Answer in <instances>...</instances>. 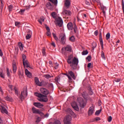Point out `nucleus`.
<instances>
[{
    "label": "nucleus",
    "instance_id": "nucleus-1",
    "mask_svg": "<svg viewBox=\"0 0 124 124\" xmlns=\"http://www.w3.org/2000/svg\"><path fill=\"white\" fill-rule=\"evenodd\" d=\"M40 92L46 95L37 93H35L34 95L40 98L39 99V101L45 102H47L48 99L46 95H48L49 93V92L47 89L44 88H42L40 89Z\"/></svg>",
    "mask_w": 124,
    "mask_h": 124
},
{
    "label": "nucleus",
    "instance_id": "nucleus-2",
    "mask_svg": "<svg viewBox=\"0 0 124 124\" xmlns=\"http://www.w3.org/2000/svg\"><path fill=\"white\" fill-rule=\"evenodd\" d=\"M67 62L70 64V66L71 67L73 70L76 69L78 63V60L76 57H74L73 58V55H70L67 60Z\"/></svg>",
    "mask_w": 124,
    "mask_h": 124
},
{
    "label": "nucleus",
    "instance_id": "nucleus-3",
    "mask_svg": "<svg viewBox=\"0 0 124 124\" xmlns=\"http://www.w3.org/2000/svg\"><path fill=\"white\" fill-rule=\"evenodd\" d=\"M14 90L15 91L16 94L18 97H19L21 100L24 99L25 97H26L28 95L27 89L26 87L23 89V91L21 92V93L20 95L18 94V91L16 87L14 88Z\"/></svg>",
    "mask_w": 124,
    "mask_h": 124
},
{
    "label": "nucleus",
    "instance_id": "nucleus-4",
    "mask_svg": "<svg viewBox=\"0 0 124 124\" xmlns=\"http://www.w3.org/2000/svg\"><path fill=\"white\" fill-rule=\"evenodd\" d=\"M50 2H48L46 4V7L48 9L53 10L54 8V5L57 6L58 4V0H48Z\"/></svg>",
    "mask_w": 124,
    "mask_h": 124
},
{
    "label": "nucleus",
    "instance_id": "nucleus-5",
    "mask_svg": "<svg viewBox=\"0 0 124 124\" xmlns=\"http://www.w3.org/2000/svg\"><path fill=\"white\" fill-rule=\"evenodd\" d=\"M67 28L69 31L74 30L75 33H78V28L76 24L69 22L67 24Z\"/></svg>",
    "mask_w": 124,
    "mask_h": 124
},
{
    "label": "nucleus",
    "instance_id": "nucleus-6",
    "mask_svg": "<svg viewBox=\"0 0 124 124\" xmlns=\"http://www.w3.org/2000/svg\"><path fill=\"white\" fill-rule=\"evenodd\" d=\"M73 51L72 46L70 45H66V46L62 48V52L66 55L67 53H71Z\"/></svg>",
    "mask_w": 124,
    "mask_h": 124
},
{
    "label": "nucleus",
    "instance_id": "nucleus-7",
    "mask_svg": "<svg viewBox=\"0 0 124 124\" xmlns=\"http://www.w3.org/2000/svg\"><path fill=\"white\" fill-rule=\"evenodd\" d=\"M77 102L78 103L79 106L83 108L86 105V100L83 99L81 97H78L77 98Z\"/></svg>",
    "mask_w": 124,
    "mask_h": 124
},
{
    "label": "nucleus",
    "instance_id": "nucleus-8",
    "mask_svg": "<svg viewBox=\"0 0 124 124\" xmlns=\"http://www.w3.org/2000/svg\"><path fill=\"white\" fill-rule=\"evenodd\" d=\"M23 58V64L25 67L31 68L30 65L28 63V62L26 60V56L25 54L22 55Z\"/></svg>",
    "mask_w": 124,
    "mask_h": 124
},
{
    "label": "nucleus",
    "instance_id": "nucleus-9",
    "mask_svg": "<svg viewBox=\"0 0 124 124\" xmlns=\"http://www.w3.org/2000/svg\"><path fill=\"white\" fill-rule=\"evenodd\" d=\"M56 24H57V26H59V27H62L63 21L61 17L58 16L56 18Z\"/></svg>",
    "mask_w": 124,
    "mask_h": 124
},
{
    "label": "nucleus",
    "instance_id": "nucleus-10",
    "mask_svg": "<svg viewBox=\"0 0 124 124\" xmlns=\"http://www.w3.org/2000/svg\"><path fill=\"white\" fill-rule=\"evenodd\" d=\"M66 37L65 33L61 34L60 35V41L61 42V44L64 45L65 44Z\"/></svg>",
    "mask_w": 124,
    "mask_h": 124
},
{
    "label": "nucleus",
    "instance_id": "nucleus-11",
    "mask_svg": "<svg viewBox=\"0 0 124 124\" xmlns=\"http://www.w3.org/2000/svg\"><path fill=\"white\" fill-rule=\"evenodd\" d=\"M71 118L70 116H67L64 119V124H70Z\"/></svg>",
    "mask_w": 124,
    "mask_h": 124
},
{
    "label": "nucleus",
    "instance_id": "nucleus-12",
    "mask_svg": "<svg viewBox=\"0 0 124 124\" xmlns=\"http://www.w3.org/2000/svg\"><path fill=\"white\" fill-rule=\"evenodd\" d=\"M71 106L76 111H79V108L76 102L72 103L71 104Z\"/></svg>",
    "mask_w": 124,
    "mask_h": 124
},
{
    "label": "nucleus",
    "instance_id": "nucleus-13",
    "mask_svg": "<svg viewBox=\"0 0 124 124\" xmlns=\"http://www.w3.org/2000/svg\"><path fill=\"white\" fill-rule=\"evenodd\" d=\"M62 14H63V15H65V16H71V12L70 11H68L65 9H64L63 10Z\"/></svg>",
    "mask_w": 124,
    "mask_h": 124
},
{
    "label": "nucleus",
    "instance_id": "nucleus-14",
    "mask_svg": "<svg viewBox=\"0 0 124 124\" xmlns=\"http://www.w3.org/2000/svg\"><path fill=\"white\" fill-rule=\"evenodd\" d=\"M69 76L74 79H76V77L74 73L72 71H68Z\"/></svg>",
    "mask_w": 124,
    "mask_h": 124
},
{
    "label": "nucleus",
    "instance_id": "nucleus-15",
    "mask_svg": "<svg viewBox=\"0 0 124 124\" xmlns=\"http://www.w3.org/2000/svg\"><path fill=\"white\" fill-rule=\"evenodd\" d=\"M94 111V107H91L88 110V115L89 116L92 115Z\"/></svg>",
    "mask_w": 124,
    "mask_h": 124
},
{
    "label": "nucleus",
    "instance_id": "nucleus-16",
    "mask_svg": "<svg viewBox=\"0 0 124 124\" xmlns=\"http://www.w3.org/2000/svg\"><path fill=\"white\" fill-rule=\"evenodd\" d=\"M71 4V2L70 0H65V7L66 8H69Z\"/></svg>",
    "mask_w": 124,
    "mask_h": 124
},
{
    "label": "nucleus",
    "instance_id": "nucleus-17",
    "mask_svg": "<svg viewBox=\"0 0 124 124\" xmlns=\"http://www.w3.org/2000/svg\"><path fill=\"white\" fill-rule=\"evenodd\" d=\"M35 83L38 85V86H41V82H40L39 80V78L37 77L34 78Z\"/></svg>",
    "mask_w": 124,
    "mask_h": 124
},
{
    "label": "nucleus",
    "instance_id": "nucleus-18",
    "mask_svg": "<svg viewBox=\"0 0 124 124\" xmlns=\"http://www.w3.org/2000/svg\"><path fill=\"white\" fill-rule=\"evenodd\" d=\"M35 107L38 108H42L44 106L43 104H41L40 103H37L35 102L33 104Z\"/></svg>",
    "mask_w": 124,
    "mask_h": 124
},
{
    "label": "nucleus",
    "instance_id": "nucleus-19",
    "mask_svg": "<svg viewBox=\"0 0 124 124\" xmlns=\"http://www.w3.org/2000/svg\"><path fill=\"white\" fill-rule=\"evenodd\" d=\"M25 74L28 76V78H31V74L30 73V72H29L27 69H26L25 70Z\"/></svg>",
    "mask_w": 124,
    "mask_h": 124
},
{
    "label": "nucleus",
    "instance_id": "nucleus-20",
    "mask_svg": "<svg viewBox=\"0 0 124 124\" xmlns=\"http://www.w3.org/2000/svg\"><path fill=\"white\" fill-rule=\"evenodd\" d=\"M13 71L14 73H16V65L15 62L13 63Z\"/></svg>",
    "mask_w": 124,
    "mask_h": 124
},
{
    "label": "nucleus",
    "instance_id": "nucleus-21",
    "mask_svg": "<svg viewBox=\"0 0 124 124\" xmlns=\"http://www.w3.org/2000/svg\"><path fill=\"white\" fill-rule=\"evenodd\" d=\"M1 112L8 114V112L7 111L6 109L3 106H1Z\"/></svg>",
    "mask_w": 124,
    "mask_h": 124
},
{
    "label": "nucleus",
    "instance_id": "nucleus-22",
    "mask_svg": "<svg viewBox=\"0 0 124 124\" xmlns=\"http://www.w3.org/2000/svg\"><path fill=\"white\" fill-rule=\"evenodd\" d=\"M45 21V19L44 17L42 16L40 17V18H39L38 20V21L39 22V23L42 25V23L44 22Z\"/></svg>",
    "mask_w": 124,
    "mask_h": 124
},
{
    "label": "nucleus",
    "instance_id": "nucleus-23",
    "mask_svg": "<svg viewBox=\"0 0 124 124\" xmlns=\"http://www.w3.org/2000/svg\"><path fill=\"white\" fill-rule=\"evenodd\" d=\"M32 112L33 113H40V112L38 109H36L35 108H32Z\"/></svg>",
    "mask_w": 124,
    "mask_h": 124
},
{
    "label": "nucleus",
    "instance_id": "nucleus-24",
    "mask_svg": "<svg viewBox=\"0 0 124 124\" xmlns=\"http://www.w3.org/2000/svg\"><path fill=\"white\" fill-rule=\"evenodd\" d=\"M69 40L70 41H71L72 42H74L75 41V38L74 36H71V37H69Z\"/></svg>",
    "mask_w": 124,
    "mask_h": 124
},
{
    "label": "nucleus",
    "instance_id": "nucleus-25",
    "mask_svg": "<svg viewBox=\"0 0 124 124\" xmlns=\"http://www.w3.org/2000/svg\"><path fill=\"white\" fill-rule=\"evenodd\" d=\"M41 86H46L48 84V83L46 81H42L41 82Z\"/></svg>",
    "mask_w": 124,
    "mask_h": 124
},
{
    "label": "nucleus",
    "instance_id": "nucleus-26",
    "mask_svg": "<svg viewBox=\"0 0 124 124\" xmlns=\"http://www.w3.org/2000/svg\"><path fill=\"white\" fill-rule=\"evenodd\" d=\"M18 46H19V48H20V50L22 51L23 49V46L21 42H19L18 43Z\"/></svg>",
    "mask_w": 124,
    "mask_h": 124
},
{
    "label": "nucleus",
    "instance_id": "nucleus-27",
    "mask_svg": "<svg viewBox=\"0 0 124 124\" xmlns=\"http://www.w3.org/2000/svg\"><path fill=\"white\" fill-rule=\"evenodd\" d=\"M101 57L103 60H106L105 53L103 52V51H101Z\"/></svg>",
    "mask_w": 124,
    "mask_h": 124
},
{
    "label": "nucleus",
    "instance_id": "nucleus-28",
    "mask_svg": "<svg viewBox=\"0 0 124 124\" xmlns=\"http://www.w3.org/2000/svg\"><path fill=\"white\" fill-rule=\"evenodd\" d=\"M31 31H30V33H28V34H27V36H26V39L27 40H29L31 38Z\"/></svg>",
    "mask_w": 124,
    "mask_h": 124
},
{
    "label": "nucleus",
    "instance_id": "nucleus-29",
    "mask_svg": "<svg viewBox=\"0 0 124 124\" xmlns=\"http://www.w3.org/2000/svg\"><path fill=\"white\" fill-rule=\"evenodd\" d=\"M106 40H108L110 37V33L109 32H108L107 33L106 35Z\"/></svg>",
    "mask_w": 124,
    "mask_h": 124
},
{
    "label": "nucleus",
    "instance_id": "nucleus-30",
    "mask_svg": "<svg viewBox=\"0 0 124 124\" xmlns=\"http://www.w3.org/2000/svg\"><path fill=\"white\" fill-rule=\"evenodd\" d=\"M103 41V38H102V32H99V42Z\"/></svg>",
    "mask_w": 124,
    "mask_h": 124
},
{
    "label": "nucleus",
    "instance_id": "nucleus-31",
    "mask_svg": "<svg viewBox=\"0 0 124 124\" xmlns=\"http://www.w3.org/2000/svg\"><path fill=\"white\" fill-rule=\"evenodd\" d=\"M13 8V6L12 5H10L8 6V10L9 12H11V11H12Z\"/></svg>",
    "mask_w": 124,
    "mask_h": 124
},
{
    "label": "nucleus",
    "instance_id": "nucleus-32",
    "mask_svg": "<svg viewBox=\"0 0 124 124\" xmlns=\"http://www.w3.org/2000/svg\"><path fill=\"white\" fill-rule=\"evenodd\" d=\"M4 99L8 101H11L12 100V98L11 97H9L8 96L5 97Z\"/></svg>",
    "mask_w": 124,
    "mask_h": 124
},
{
    "label": "nucleus",
    "instance_id": "nucleus-33",
    "mask_svg": "<svg viewBox=\"0 0 124 124\" xmlns=\"http://www.w3.org/2000/svg\"><path fill=\"white\" fill-rule=\"evenodd\" d=\"M88 54V51L87 50H84L81 52L82 55H86Z\"/></svg>",
    "mask_w": 124,
    "mask_h": 124
},
{
    "label": "nucleus",
    "instance_id": "nucleus-34",
    "mask_svg": "<svg viewBox=\"0 0 124 124\" xmlns=\"http://www.w3.org/2000/svg\"><path fill=\"white\" fill-rule=\"evenodd\" d=\"M65 75L67 77L68 79L70 80V81H72V78H71V77H70V76H69V74H65Z\"/></svg>",
    "mask_w": 124,
    "mask_h": 124
},
{
    "label": "nucleus",
    "instance_id": "nucleus-35",
    "mask_svg": "<svg viewBox=\"0 0 124 124\" xmlns=\"http://www.w3.org/2000/svg\"><path fill=\"white\" fill-rule=\"evenodd\" d=\"M100 46L102 50L104 49V43L103 41H100Z\"/></svg>",
    "mask_w": 124,
    "mask_h": 124
},
{
    "label": "nucleus",
    "instance_id": "nucleus-36",
    "mask_svg": "<svg viewBox=\"0 0 124 124\" xmlns=\"http://www.w3.org/2000/svg\"><path fill=\"white\" fill-rule=\"evenodd\" d=\"M52 124H62L61 122L59 120H55Z\"/></svg>",
    "mask_w": 124,
    "mask_h": 124
},
{
    "label": "nucleus",
    "instance_id": "nucleus-37",
    "mask_svg": "<svg viewBox=\"0 0 124 124\" xmlns=\"http://www.w3.org/2000/svg\"><path fill=\"white\" fill-rule=\"evenodd\" d=\"M101 111H102V109L97 110L95 113V115H98L101 113Z\"/></svg>",
    "mask_w": 124,
    "mask_h": 124
},
{
    "label": "nucleus",
    "instance_id": "nucleus-38",
    "mask_svg": "<svg viewBox=\"0 0 124 124\" xmlns=\"http://www.w3.org/2000/svg\"><path fill=\"white\" fill-rule=\"evenodd\" d=\"M91 59H92V57L90 55L88 56L86 58V60H87L88 62H91Z\"/></svg>",
    "mask_w": 124,
    "mask_h": 124
},
{
    "label": "nucleus",
    "instance_id": "nucleus-39",
    "mask_svg": "<svg viewBox=\"0 0 124 124\" xmlns=\"http://www.w3.org/2000/svg\"><path fill=\"white\" fill-rule=\"evenodd\" d=\"M0 77L3 78H5L4 74H3L2 72H0Z\"/></svg>",
    "mask_w": 124,
    "mask_h": 124
},
{
    "label": "nucleus",
    "instance_id": "nucleus-40",
    "mask_svg": "<svg viewBox=\"0 0 124 124\" xmlns=\"http://www.w3.org/2000/svg\"><path fill=\"white\" fill-rule=\"evenodd\" d=\"M42 54L43 55L45 56H46V49L45 48H43V50H42Z\"/></svg>",
    "mask_w": 124,
    "mask_h": 124
},
{
    "label": "nucleus",
    "instance_id": "nucleus-41",
    "mask_svg": "<svg viewBox=\"0 0 124 124\" xmlns=\"http://www.w3.org/2000/svg\"><path fill=\"white\" fill-rule=\"evenodd\" d=\"M51 16L53 18H56V13L55 12H52L51 14Z\"/></svg>",
    "mask_w": 124,
    "mask_h": 124
},
{
    "label": "nucleus",
    "instance_id": "nucleus-42",
    "mask_svg": "<svg viewBox=\"0 0 124 124\" xmlns=\"http://www.w3.org/2000/svg\"><path fill=\"white\" fill-rule=\"evenodd\" d=\"M112 117L111 116H110L108 118V122H110L112 121Z\"/></svg>",
    "mask_w": 124,
    "mask_h": 124
},
{
    "label": "nucleus",
    "instance_id": "nucleus-43",
    "mask_svg": "<svg viewBox=\"0 0 124 124\" xmlns=\"http://www.w3.org/2000/svg\"><path fill=\"white\" fill-rule=\"evenodd\" d=\"M54 66H55V67H54L55 69H58L59 66V63H58L57 62H55V63H54Z\"/></svg>",
    "mask_w": 124,
    "mask_h": 124
},
{
    "label": "nucleus",
    "instance_id": "nucleus-44",
    "mask_svg": "<svg viewBox=\"0 0 124 124\" xmlns=\"http://www.w3.org/2000/svg\"><path fill=\"white\" fill-rule=\"evenodd\" d=\"M20 22H17V21L15 22V25H16V27H19L20 26Z\"/></svg>",
    "mask_w": 124,
    "mask_h": 124
},
{
    "label": "nucleus",
    "instance_id": "nucleus-45",
    "mask_svg": "<svg viewBox=\"0 0 124 124\" xmlns=\"http://www.w3.org/2000/svg\"><path fill=\"white\" fill-rule=\"evenodd\" d=\"M45 77L47 79H49V78H51V76H50V75H45Z\"/></svg>",
    "mask_w": 124,
    "mask_h": 124
},
{
    "label": "nucleus",
    "instance_id": "nucleus-46",
    "mask_svg": "<svg viewBox=\"0 0 124 124\" xmlns=\"http://www.w3.org/2000/svg\"><path fill=\"white\" fill-rule=\"evenodd\" d=\"M40 121H41V118L38 117L36 119V123H38Z\"/></svg>",
    "mask_w": 124,
    "mask_h": 124
},
{
    "label": "nucleus",
    "instance_id": "nucleus-47",
    "mask_svg": "<svg viewBox=\"0 0 124 124\" xmlns=\"http://www.w3.org/2000/svg\"><path fill=\"white\" fill-rule=\"evenodd\" d=\"M7 75L8 77L10 76V71L8 68L7 69Z\"/></svg>",
    "mask_w": 124,
    "mask_h": 124
},
{
    "label": "nucleus",
    "instance_id": "nucleus-48",
    "mask_svg": "<svg viewBox=\"0 0 124 124\" xmlns=\"http://www.w3.org/2000/svg\"><path fill=\"white\" fill-rule=\"evenodd\" d=\"M46 35L47 36H50L51 35V34L50 31H47Z\"/></svg>",
    "mask_w": 124,
    "mask_h": 124
},
{
    "label": "nucleus",
    "instance_id": "nucleus-49",
    "mask_svg": "<svg viewBox=\"0 0 124 124\" xmlns=\"http://www.w3.org/2000/svg\"><path fill=\"white\" fill-rule=\"evenodd\" d=\"M25 11V10H21L19 12V14H22L23 13H24Z\"/></svg>",
    "mask_w": 124,
    "mask_h": 124
},
{
    "label": "nucleus",
    "instance_id": "nucleus-50",
    "mask_svg": "<svg viewBox=\"0 0 124 124\" xmlns=\"http://www.w3.org/2000/svg\"><path fill=\"white\" fill-rule=\"evenodd\" d=\"M94 34L95 36H97L98 34V31H95L94 32Z\"/></svg>",
    "mask_w": 124,
    "mask_h": 124
},
{
    "label": "nucleus",
    "instance_id": "nucleus-51",
    "mask_svg": "<svg viewBox=\"0 0 124 124\" xmlns=\"http://www.w3.org/2000/svg\"><path fill=\"white\" fill-rule=\"evenodd\" d=\"M93 45H94L95 46H93V49H94L95 48H96V47L97 46V44L96 43H93Z\"/></svg>",
    "mask_w": 124,
    "mask_h": 124
},
{
    "label": "nucleus",
    "instance_id": "nucleus-52",
    "mask_svg": "<svg viewBox=\"0 0 124 124\" xmlns=\"http://www.w3.org/2000/svg\"><path fill=\"white\" fill-rule=\"evenodd\" d=\"M122 9H124V0H122Z\"/></svg>",
    "mask_w": 124,
    "mask_h": 124
},
{
    "label": "nucleus",
    "instance_id": "nucleus-53",
    "mask_svg": "<svg viewBox=\"0 0 124 124\" xmlns=\"http://www.w3.org/2000/svg\"><path fill=\"white\" fill-rule=\"evenodd\" d=\"M18 75L20 77H22L23 76V73H21V72H19Z\"/></svg>",
    "mask_w": 124,
    "mask_h": 124
},
{
    "label": "nucleus",
    "instance_id": "nucleus-54",
    "mask_svg": "<svg viewBox=\"0 0 124 124\" xmlns=\"http://www.w3.org/2000/svg\"><path fill=\"white\" fill-rule=\"evenodd\" d=\"M91 65H92V63L91 62H89V63H88V64L87 65V67L88 68H90Z\"/></svg>",
    "mask_w": 124,
    "mask_h": 124
},
{
    "label": "nucleus",
    "instance_id": "nucleus-55",
    "mask_svg": "<svg viewBox=\"0 0 124 124\" xmlns=\"http://www.w3.org/2000/svg\"><path fill=\"white\" fill-rule=\"evenodd\" d=\"M85 4L87 5H90V2L88 1H85Z\"/></svg>",
    "mask_w": 124,
    "mask_h": 124
},
{
    "label": "nucleus",
    "instance_id": "nucleus-56",
    "mask_svg": "<svg viewBox=\"0 0 124 124\" xmlns=\"http://www.w3.org/2000/svg\"><path fill=\"white\" fill-rule=\"evenodd\" d=\"M120 81H121V79H119V78L116 79L115 80V81L116 82H120Z\"/></svg>",
    "mask_w": 124,
    "mask_h": 124
},
{
    "label": "nucleus",
    "instance_id": "nucleus-57",
    "mask_svg": "<svg viewBox=\"0 0 124 124\" xmlns=\"http://www.w3.org/2000/svg\"><path fill=\"white\" fill-rule=\"evenodd\" d=\"M51 46H53V47H55L56 46L55 44V43L54 42H52L51 43Z\"/></svg>",
    "mask_w": 124,
    "mask_h": 124
},
{
    "label": "nucleus",
    "instance_id": "nucleus-58",
    "mask_svg": "<svg viewBox=\"0 0 124 124\" xmlns=\"http://www.w3.org/2000/svg\"><path fill=\"white\" fill-rule=\"evenodd\" d=\"M94 119H95V121H96L100 120V118L99 117H97Z\"/></svg>",
    "mask_w": 124,
    "mask_h": 124
},
{
    "label": "nucleus",
    "instance_id": "nucleus-59",
    "mask_svg": "<svg viewBox=\"0 0 124 124\" xmlns=\"http://www.w3.org/2000/svg\"><path fill=\"white\" fill-rule=\"evenodd\" d=\"M3 55V53H2V52L1 51V49H0V56H2Z\"/></svg>",
    "mask_w": 124,
    "mask_h": 124
},
{
    "label": "nucleus",
    "instance_id": "nucleus-60",
    "mask_svg": "<svg viewBox=\"0 0 124 124\" xmlns=\"http://www.w3.org/2000/svg\"><path fill=\"white\" fill-rule=\"evenodd\" d=\"M13 86L12 85H9V88L12 91L13 89H12Z\"/></svg>",
    "mask_w": 124,
    "mask_h": 124
},
{
    "label": "nucleus",
    "instance_id": "nucleus-61",
    "mask_svg": "<svg viewBox=\"0 0 124 124\" xmlns=\"http://www.w3.org/2000/svg\"><path fill=\"white\" fill-rule=\"evenodd\" d=\"M46 28L47 31H50V29L48 27H46Z\"/></svg>",
    "mask_w": 124,
    "mask_h": 124
},
{
    "label": "nucleus",
    "instance_id": "nucleus-62",
    "mask_svg": "<svg viewBox=\"0 0 124 124\" xmlns=\"http://www.w3.org/2000/svg\"><path fill=\"white\" fill-rule=\"evenodd\" d=\"M54 39H55V40H56V41L58 40V37L57 36L54 37Z\"/></svg>",
    "mask_w": 124,
    "mask_h": 124
},
{
    "label": "nucleus",
    "instance_id": "nucleus-63",
    "mask_svg": "<svg viewBox=\"0 0 124 124\" xmlns=\"http://www.w3.org/2000/svg\"><path fill=\"white\" fill-rule=\"evenodd\" d=\"M58 80H59V78H55V81H58Z\"/></svg>",
    "mask_w": 124,
    "mask_h": 124
},
{
    "label": "nucleus",
    "instance_id": "nucleus-64",
    "mask_svg": "<svg viewBox=\"0 0 124 124\" xmlns=\"http://www.w3.org/2000/svg\"><path fill=\"white\" fill-rule=\"evenodd\" d=\"M30 6H26V9H29V8H30Z\"/></svg>",
    "mask_w": 124,
    "mask_h": 124
}]
</instances>
